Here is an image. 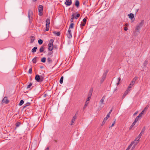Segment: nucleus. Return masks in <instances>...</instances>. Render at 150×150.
<instances>
[{"label":"nucleus","mask_w":150,"mask_h":150,"mask_svg":"<svg viewBox=\"0 0 150 150\" xmlns=\"http://www.w3.org/2000/svg\"><path fill=\"white\" fill-rule=\"evenodd\" d=\"M128 28L127 27H125L124 28V30L126 31L127 30Z\"/></svg>","instance_id":"6e6d98bb"},{"label":"nucleus","mask_w":150,"mask_h":150,"mask_svg":"<svg viewBox=\"0 0 150 150\" xmlns=\"http://www.w3.org/2000/svg\"><path fill=\"white\" fill-rule=\"evenodd\" d=\"M149 106V105H147L143 110L145 112H146L147 110L148 109Z\"/></svg>","instance_id":"58836bf2"},{"label":"nucleus","mask_w":150,"mask_h":150,"mask_svg":"<svg viewBox=\"0 0 150 150\" xmlns=\"http://www.w3.org/2000/svg\"><path fill=\"white\" fill-rule=\"evenodd\" d=\"M46 58L45 57H43L41 59V62L43 63H45L46 62Z\"/></svg>","instance_id":"2f4dec72"},{"label":"nucleus","mask_w":150,"mask_h":150,"mask_svg":"<svg viewBox=\"0 0 150 150\" xmlns=\"http://www.w3.org/2000/svg\"><path fill=\"white\" fill-rule=\"evenodd\" d=\"M32 85H28L27 86H23L22 88H26V89H28L30 88Z\"/></svg>","instance_id":"c85d7f7f"},{"label":"nucleus","mask_w":150,"mask_h":150,"mask_svg":"<svg viewBox=\"0 0 150 150\" xmlns=\"http://www.w3.org/2000/svg\"><path fill=\"white\" fill-rule=\"evenodd\" d=\"M137 112H135L134 113V114L133 115H136L137 114Z\"/></svg>","instance_id":"680f3d73"},{"label":"nucleus","mask_w":150,"mask_h":150,"mask_svg":"<svg viewBox=\"0 0 150 150\" xmlns=\"http://www.w3.org/2000/svg\"><path fill=\"white\" fill-rule=\"evenodd\" d=\"M74 24L73 23H71L69 27V29L70 30V29H73L74 28Z\"/></svg>","instance_id":"b1692460"},{"label":"nucleus","mask_w":150,"mask_h":150,"mask_svg":"<svg viewBox=\"0 0 150 150\" xmlns=\"http://www.w3.org/2000/svg\"><path fill=\"white\" fill-rule=\"evenodd\" d=\"M50 26L46 25L45 30L46 31H48L49 30Z\"/></svg>","instance_id":"79ce46f5"},{"label":"nucleus","mask_w":150,"mask_h":150,"mask_svg":"<svg viewBox=\"0 0 150 150\" xmlns=\"http://www.w3.org/2000/svg\"><path fill=\"white\" fill-rule=\"evenodd\" d=\"M76 13V15H74V18L76 19H77L80 16V15L79 13Z\"/></svg>","instance_id":"393cba45"},{"label":"nucleus","mask_w":150,"mask_h":150,"mask_svg":"<svg viewBox=\"0 0 150 150\" xmlns=\"http://www.w3.org/2000/svg\"><path fill=\"white\" fill-rule=\"evenodd\" d=\"M54 141L55 142H57V140H54Z\"/></svg>","instance_id":"338daca9"},{"label":"nucleus","mask_w":150,"mask_h":150,"mask_svg":"<svg viewBox=\"0 0 150 150\" xmlns=\"http://www.w3.org/2000/svg\"><path fill=\"white\" fill-rule=\"evenodd\" d=\"M49 147H47L45 150H49Z\"/></svg>","instance_id":"bf43d9fd"},{"label":"nucleus","mask_w":150,"mask_h":150,"mask_svg":"<svg viewBox=\"0 0 150 150\" xmlns=\"http://www.w3.org/2000/svg\"><path fill=\"white\" fill-rule=\"evenodd\" d=\"M43 7L42 5H39L38 7V10L43 11Z\"/></svg>","instance_id":"bb28decb"},{"label":"nucleus","mask_w":150,"mask_h":150,"mask_svg":"<svg viewBox=\"0 0 150 150\" xmlns=\"http://www.w3.org/2000/svg\"><path fill=\"white\" fill-rule=\"evenodd\" d=\"M37 57H34L33 59L32 60V61L34 63H36L37 62L36 61V59H37Z\"/></svg>","instance_id":"c9c22d12"},{"label":"nucleus","mask_w":150,"mask_h":150,"mask_svg":"<svg viewBox=\"0 0 150 150\" xmlns=\"http://www.w3.org/2000/svg\"><path fill=\"white\" fill-rule=\"evenodd\" d=\"M43 40L41 39H39L38 40V43L40 45L42 44L43 43Z\"/></svg>","instance_id":"f704fd0d"},{"label":"nucleus","mask_w":150,"mask_h":150,"mask_svg":"<svg viewBox=\"0 0 150 150\" xmlns=\"http://www.w3.org/2000/svg\"><path fill=\"white\" fill-rule=\"evenodd\" d=\"M50 19L49 18L47 19L46 21V25L50 26Z\"/></svg>","instance_id":"f3484780"},{"label":"nucleus","mask_w":150,"mask_h":150,"mask_svg":"<svg viewBox=\"0 0 150 150\" xmlns=\"http://www.w3.org/2000/svg\"><path fill=\"white\" fill-rule=\"evenodd\" d=\"M78 114V112L77 111V112H76V114H76V115H77Z\"/></svg>","instance_id":"69168bd1"},{"label":"nucleus","mask_w":150,"mask_h":150,"mask_svg":"<svg viewBox=\"0 0 150 150\" xmlns=\"http://www.w3.org/2000/svg\"><path fill=\"white\" fill-rule=\"evenodd\" d=\"M145 126H144L143 127L141 131V132L138 135L139 137H141L142 136V135L143 133L145 131Z\"/></svg>","instance_id":"9b49d317"},{"label":"nucleus","mask_w":150,"mask_h":150,"mask_svg":"<svg viewBox=\"0 0 150 150\" xmlns=\"http://www.w3.org/2000/svg\"><path fill=\"white\" fill-rule=\"evenodd\" d=\"M37 0H33V1L34 2H35V1H36Z\"/></svg>","instance_id":"774afa93"},{"label":"nucleus","mask_w":150,"mask_h":150,"mask_svg":"<svg viewBox=\"0 0 150 150\" xmlns=\"http://www.w3.org/2000/svg\"><path fill=\"white\" fill-rule=\"evenodd\" d=\"M129 16V18L131 19H132L134 17V15L132 13H130L128 15Z\"/></svg>","instance_id":"a211bd4d"},{"label":"nucleus","mask_w":150,"mask_h":150,"mask_svg":"<svg viewBox=\"0 0 150 150\" xmlns=\"http://www.w3.org/2000/svg\"><path fill=\"white\" fill-rule=\"evenodd\" d=\"M148 61L147 60H146L144 62L143 64V66L144 67L146 66L148 64Z\"/></svg>","instance_id":"72a5a7b5"},{"label":"nucleus","mask_w":150,"mask_h":150,"mask_svg":"<svg viewBox=\"0 0 150 150\" xmlns=\"http://www.w3.org/2000/svg\"><path fill=\"white\" fill-rule=\"evenodd\" d=\"M53 54V52H52V51H50V52H49V53H48V54H47V55L48 56H50L52 54Z\"/></svg>","instance_id":"49530a36"},{"label":"nucleus","mask_w":150,"mask_h":150,"mask_svg":"<svg viewBox=\"0 0 150 150\" xmlns=\"http://www.w3.org/2000/svg\"><path fill=\"white\" fill-rule=\"evenodd\" d=\"M120 80H121V79L120 78H119L118 79V82L117 83H116V84H117V85L119 84L120 83H119V81H120Z\"/></svg>","instance_id":"8fccbe9b"},{"label":"nucleus","mask_w":150,"mask_h":150,"mask_svg":"<svg viewBox=\"0 0 150 150\" xmlns=\"http://www.w3.org/2000/svg\"><path fill=\"white\" fill-rule=\"evenodd\" d=\"M86 24V23H85L84 22H82L81 23V25L82 26H85Z\"/></svg>","instance_id":"de8ad7c7"},{"label":"nucleus","mask_w":150,"mask_h":150,"mask_svg":"<svg viewBox=\"0 0 150 150\" xmlns=\"http://www.w3.org/2000/svg\"><path fill=\"white\" fill-rule=\"evenodd\" d=\"M125 25L126 26H128V24L127 23H126Z\"/></svg>","instance_id":"0e129e2a"},{"label":"nucleus","mask_w":150,"mask_h":150,"mask_svg":"<svg viewBox=\"0 0 150 150\" xmlns=\"http://www.w3.org/2000/svg\"><path fill=\"white\" fill-rule=\"evenodd\" d=\"M63 79H64L63 77V76H62L61 77V78L60 79V80H59V82L61 84H62L63 83Z\"/></svg>","instance_id":"473e14b6"},{"label":"nucleus","mask_w":150,"mask_h":150,"mask_svg":"<svg viewBox=\"0 0 150 150\" xmlns=\"http://www.w3.org/2000/svg\"><path fill=\"white\" fill-rule=\"evenodd\" d=\"M144 23V20H142L141 22L139 23V24L137 25L136 30L138 31L139 30V29L141 28Z\"/></svg>","instance_id":"20e7f679"},{"label":"nucleus","mask_w":150,"mask_h":150,"mask_svg":"<svg viewBox=\"0 0 150 150\" xmlns=\"http://www.w3.org/2000/svg\"><path fill=\"white\" fill-rule=\"evenodd\" d=\"M129 92L128 91L126 90V91L124 93V94L122 96V98L123 99L125 97V96Z\"/></svg>","instance_id":"412c9836"},{"label":"nucleus","mask_w":150,"mask_h":150,"mask_svg":"<svg viewBox=\"0 0 150 150\" xmlns=\"http://www.w3.org/2000/svg\"><path fill=\"white\" fill-rule=\"evenodd\" d=\"M24 101L23 100H21L20 103H19V105L20 106L22 105L24 103Z\"/></svg>","instance_id":"e433bc0d"},{"label":"nucleus","mask_w":150,"mask_h":150,"mask_svg":"<svg viewBox=\"0 0 150 150\" xmlns=\"http://www.w3.org/2000/svg\"><path fill=\"white\" fill-rule=\"evenodd\" d=\"M137 78V77H135L134 78H133L130 84H134L135 83V82L136 81Z\"/></svg>","instance_id":"f8f14e48"},{"label":"nucleus","mask_w":150,"mask_h":150,"mask_svg":"<svg viewBox=\"0 0 150 150\" xmlns=\"http://www.w3.org/2000/svg\"><path fill=\"white\" fill-rule=\"evenodd\" d=\"M144 112H145V111L143 110L141 113H142V114L143 115L144 114Z\"/></svg>","instance_id":"052dcab7"},{"label":"nucleus","mask_w":150,"mask_h":150,"mask_svg":"<svg viewBox=\"0 0 150 150\" xmlns=\"http://www.w3.org/2000/svg\"><path fill=\"white\" fill-rule=\"evenodd\" d=\"M91 96H90L88 95V97L87 98L86 101L88 102V101L89 100H90V99L91 98Z\"/></svg>","instance_id":"c03bdc74"},{"label":"nucleus","mask_w":150,"mask_h":150,"mask_svg":"<svg viewBox=\"0 0 150 150\" xmlns=\"http://www.w3.org/2000/svg\"><path fill=\"white\" fill-rule=\"evenodd\" d=\"M2 102L3 103H5L6 104H7L8 103L9 101L7 99V97H5L3 99Z\"/></svg>","instance_id":"9d476101"},{"label":"nucleus","mask_w":150,"mask_h":150,"mask_svg":"<svg viewBox=\"0 0 150 150\" xmlns=\"http://www.w3.org/2000/svg\"><path fill=\"white\" fill-rule=\"evenodd\" d=\"M131 87H132V86H129L128 88H127V90H126V91L129 92L130 90V89Z\"/></svg>","instance_id":"a18cd8bd"},{"label":"nucleus","mask_w":150,"mask_h":150,"mask_svg":"<svg viewBox=\"0 0 150 150\" xmlns=\"http://www.w3.org/2000/svg\"><path fill=\"white\" fill-rule=\"evenodd\" d=\"M83 22L86 23V19L85 18H84L83 19Z\"/></svg>","instance_id":"3c124183"},{"label":"nucleus","mask_w":150,"mask_h":150,"mask_svg":"<svg viewBox=\"0 0 150 150\" xmlns=\"http://www.w3.org/2000/svg\"><path fill=\"white\" fill-rule=\"evenodd\" d=\"M105 97V96H104L100 101V103L101 104L103 103Z\"/></svg>","instance_id":"dca6fc26"},{"label":"nucleus","mask_w":150,"mask_h":150,"mask_svg":"<svg viewBox=\"0 0 150 150\" xmlns=\"http://www.w3.org/2000/svg\"><path fill=\"white\" fill-rule=\"evenodd\" d=\"M134 142H132L130 145L127 147L126 150H129L130 148L134 144Z\"/></svg>","instance_id":"ddd939ff"},{"label":"nucleus","mask_w":150,"mask_h":150,"mask_svg":"<svg viewBox=\"0 0 150 150\" xmlns=\"http://www.w3.org/2000/svg\"><path fill=\"white\" fill-rule=\"evenodd\" d=\"M88 103H89L87 101H86V102H85V105H84V106L83 107V110H84L87 107V106L88 105Z\"/></svg>","instance_id":"cd10ccee"},{"label":"nucleus","mask_w":150,"mask_h":150,"mask_svg":"<svg viewBox=\"0 0 150 150\" xmlns=\"http://www.w3.org/2000/svg\"><path fill=\"white\" fill-rule=\"evenodd\" d=\"M114 124H112V125L109 127V128L112 127L114 126Z\"/></svg>","instance_id":"4d7b16f0"},{"label":"nucleus","mask_w":150,"mask_h":150,"mask_svg":"<svg viewBox=\"0 0 150 150\" xmlns=\"http://www.w3.org/2000/svg\"><path fill=\"white\" fill-rule=\"evenodd\" d=\"M67 36L69 38H72L71 32L70 30L68 29V33L67 34Z\"/></svg>","instance_id":"6e6552de"},{"label":"nucleus","mask_w":150,"mask_h":150,"mask_svg":"<svg viewBox=\"0 0 150 150\" xmlns=\"http://www.w3.org/2000/svg\"><path fill=\"white\" fill-rule=\"evenodd\" d=\"M39 14L40 16L42 15V11L39 10Z\"/></svg>","instance_id":"37998d69"},{"label":"nucleus","mask_w":150,"mask_h":150,"mask_svg":"<svg viewBox=\"0 0 150 150\" xmlns=\"http://www.w3.org/2000/svg\"><path fill=\"white\" fill-rule=\"evenodd\" d=\"M27 107V105H25L23 107V109Z\"/></svg>","instance_id":"e2e57ef3"},{"label":"nucleus","mask_w":150,"mask_h":150,"mask_svg":"<svg viewBox=\"0 0 150 150\" xmlns=\"http://www.w3.org/2000/svg\"><path fill=\"white\" fill-rule=\"evenodd\" d=\"M93 92V88H91L90 90L88 93V95L91 96Z\"/></svg>","instance_id":"6ab92c4d"},{"label":"nucleus","mask_w":150,"mask_h":150,"mask_svg":"<svg viewBox=\"0 0 150 150\" xmlns=\"http://www.w3.org/2000/svg\"><path fill=\"white\" fill-rule=\"evenodd\" d=\"M53 33L54 34H55L57 36H59L60 35V33L59 32H57L56 31H54L53 32Z\"/></svg>","instance_id":"5701e85b"},{"label":"nucleus","mask_w":150,"mask_h":150,"mask_svg":"<svg viewBox=\"0 0 150 150\" xmlns=\"http://www.w3.org/2000/svg\"><path fill=\"white\" fill-rule=\"evenodd\" d=\"M72 4L71 0H66L65 4L67 6H69Z\"/></svg>","instance_id":"1a4fd4ad"},{"label":"nucleus","mask_w":150,"mask_h":150,"mask_svg":"<svg viewBox=\"0 0 150 150\" xmlns=\"http://www.w3.org/2000/svg\"><path fill=\"white\" fill-rule=\"evenodd\" d=\"M47 62L49 64L51 63L52 62V60L50 58L48 57L47 59Z\"/></svg>","instance_id":"c756f323"},{"label":"nucleus","mask_w":150,"mask_h":150,"mask_svg":"<svg viewBox=\"0 0 150 150\" xmlns=\"http://www.w3.org/2000/svg\"><path fill=\"white\" fill-rule=\"evenodd\" d=\"M44 77V74L41 75L37 74L35 76V79L37 82H40L43 81Z\"/></svg>","instance_id":"f257e3e1"},{"label":"nucleus","mask_w":150,"mask_h":150,"mask_svg":"<svg viewBox=\"0 0 150 150\" xmlns=\"http://www.w3.org/2000/svg\"><path fill=\"white\" fill-rule=\"evenodd\" d=\"M142 113H140L139 114V115H138V116L139 117H140L142 115Z\"/></svg>","instance_id":"603ef678"},{"label":"nucleus","mask_w":150,"mask_h":150,"mask_svg":"<svg viewBox=\"0 0 150 150\" xmlns=\"http://www.w3.org/2000/svg\"><path fill=\"white\" fill-rule=\"evenodd\" d=\"M76 13H73L72 15V18L70 19V21L72 23L74 21V15H76Z\"/></svg>","instance_id":"4468645a"},{"label":"nucleus","mask_w":150,"mask_h":150,"mask_svg":"<svg viewBox=\"0 0 150 150\" xmlns=\"http://www.w3.org/2000/svg\"><path fill=\"white\" fill-rule=\"evenodd\" d=\"M139 118V117L138 116H137L135 118L134 121L136 123V122L138 120Z\"/></svg>","instance_id":"ea45409f"},{"label":"nucleus","mask_w":150,"mask_h":150,"mask_svg":"<svg viewBox=\"0 0 150 150\" xmlns=\"http://www.w3.org/2000/svg\"><path fill=\"white\" fill-rule=\"evenodd\" d=\"M116 120L115 119L114 121L113 122V123H112V124H114V125H115V121H116Z\"/></svg>","instance_id":"13d9d810"},{"label":"nucleus","mask_w":150,"mask_h":150,"mask_svg":"<svg viewBox=\"0 0 150 150\" xmlns=\"http://www.w3.org/2000/svg\"><path fill=\"white\" fill-rule=\"evenodd\" d=\"M33 11L31 10H29L28 12V16L30 21V22H31V19H32V16L33 15Z\"/></svg>","instance_id":"423d86ee"},{"label":"nucleus","mask_w":150,"mask_h":150,"mask_svg":"<svg viewBox=\"0 0 150 150\" xmlns=\"http://www.w3.org/2000/svg\"><path fill=\"white\" fill-rule=\"evenodd\" d=\"M75 6L77 8L79 6V2L78 0H76L75 3Z\"/></svg>","instance_id":"2eb2a0df"},{"label":"nucleus","mask_w":150,"mask_h":150,"mask_svg":"<svg viewBox=\"0 0 150 150\" xmlns=\"http://www.w3.org/2000/svg\"><path fill=\"white\" fill-rule=\"evenodd\" d=\"M76 117L77 116L76 115V114H75V115L73 117V118L75 120Z\"/></svg>","instance_id":"5fc2aeb1"},{"label":"nucleus","mask_w":150,"mask_h":150,"mask_svg":"<svg viewBox=\"0 0 150 150\" xmlns=\"http://www.w3.org/2000/svg\"><path fill=\"white\" fill-rule=\"evenodd\" d=\"M30 43H32L35 40V37L34 36H32L30 37Z\"/></svg>","instance_id":"4be33fe9"},{"label":"nucleus","mask_w":150,"mask_h":150,"mask_svg":"<svg viewBox=\"0 0 150 150\" xmlns=\"http://www.w3.org/2000/svg\"><path fill=\"white\" fill-rule=\"evenodd\" d=\"M136 122H134V121L133 122V123H132V125H131L130 127H129V129H131L134 125L136 124Z\"/></svg>","instance_id":"7c9ffc66"},{"label":"nucleus","mask_w":150,"mask_h":150,"mask_svg":"<svg viewBox=\"0 0 150 150\" xmlns=\"http://www.w3.org/2000/svg\"><path fill=\"white\" fill-rule=\"evenodd\" d=\"M21 124V123L20 122H18L16 123V127H18Z\"/></svg>","instance_id":"4c0bfd02"},{"label":"nucleus","mask_w":150,"mask_h":150,"mask_svg":"<svg viewBox=\"0 0 150 150\" xmlns=\"http://www.w3.org/2000/svg\"><path fill=\"white\" fill-rule=\"evenodd\" d=\"M141 137H139L138 136L134 140V141L133 142H134V144L133 146L132 147V149H133L136 146L137 144L139 142V139Z\"/></svg>","instance_id":"7ed1b4c3"},{"label":"nucleus","mask_w":150,"mask_h":150,"mask_svg":"<svg viewBox=\"0 0 150 150\" xmlns=\"http://www.w3.org/2000/svg\"><path fill=\"white\" fill-rule=\"evenodd\" d=\"M53 42L54 40L52 39H50V42L48 46V50L50 51H51L53 49Z\"/></svg>","instance_id":"f03ea898"},{"label":"nucleus","mask_w":150,"mask_h":150,"mask_svg":"<svg viewBox=\"0 0 150 150\" xmlns=\"http://www.w3.org/2000/svg\"><path fill=\"white\" fill-rule=\"evenodd\" d=\"M28 73H29V74H31L32 73V69L31 68H30L29 70V71H28Z\"/></svg>","instance_id":"09e8293b"},{"label":"nucleus","mask_w":150,"mask_h":150,"mask_svg":"<svg viewBox=\"0 0 150 150\" xmlns=\"http://www.w3.org/2000/svg\"><path fill=\"white\" fill-rule=\"evenodd\" d=\"M37 47L36 46L34 47L32 50L31 52L33 53L35 52H36L37 49Z\"/></svg>","instance_id":"aec40b11"},{"label":"nucleus","mask_w":150,"mask_h":150,"mask_svg":"<svg viewBox=\"0 0 150 150\" xmlns=\"http://www.w3.org/2000/svg\"><path fill=\"white\" fill-rule=\"evenodd\" d=\"M75 119H73L72 118V119L71 120V125H73V123H74V122L75 121Z\"/></svg>","instance_id":"a19ab883"},{"label":"nucleus","mask_w":150,"mask_h":150,"mask_svg":"<svg viewBox=\"0 0 150 150\" xmlns=\"http://www.w3.org/2000/svg\"><path fill=\"white\" fill-rule=\"evenodd\" d=\"M30 105V103L29 102H28L26 104H25V105H27V106L29 105Z\"/></svg>","instance_id":"864d4df0"},{"label":"nucleus","mask_w":150,"mask_h":150,"mask_svg":"<svg viewBox=\"0 0 150 150\" xmlns=\"http://www.w3.org/2000/svg\"><path fill=\"white\" fill-rule=\"evenodd\" d=\"M44 50V48L43 46H42L40 48L39 51L40 52H43Z\"/></svg>","instance_id":"a878e982"},{"label":"nucleus","mask_w":150,"mask_h":150,"mask_svg":"<svg viewBox=\"0 0 150 150\" xmlns=\"http://www.w3.org/2000/svg\"><path fill=\"white\" fill-rule=\"evenodd\" d=\"M112 111V110H110V112H109V113L107 114L106 117L104 118L103 122L102 124V126H103L104 124H105V122L106 121V120L108 119V118L110 117V115Z\"/></svg>","instance_id":"0eeeda50"},{"label":"nucleus","mask_w":150,"mask_h":150,"mask_svg":"<svg viewBox=\"0 0 150 150\" xmlns=\"http://www.w3.org/2000/svg\"><path fill=\"white\" fill-rule=\"evenodd\" d=\"M108 71L107 70L103 74L100 80V83H102L104 81L105 79L107 74L108 73Z\"/></svg>","instance_id":"39448f33"}]
</instances>
